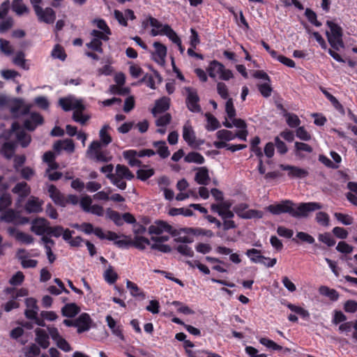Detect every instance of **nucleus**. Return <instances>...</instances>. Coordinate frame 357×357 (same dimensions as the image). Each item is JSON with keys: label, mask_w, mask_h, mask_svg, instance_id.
<instances>
[{"label": "nucleus", "mask_w": 357, "mask_h": 357, "mask_svg": "<svg viewBox=\"0 0 357 357\" xmlns=\"http://www.w3.org/2000/svg\"><path fill=\"white\" fill-rule=\"evenodd\" d=\"M1 137L7 140L2 146L1 152L8 158L12 157L14 153L15 142L26 147L31 142L30 135L26 134L17 123H13L11 130L3 133Z\"/></svg>", "instance_id": "nucleus-1"}, {"label": "nucleus", "mask_w": 357, "mask_h": 357, "mask_svg": "<svg viewBox=\"0 0 357 357\" xmlns=\"http://www.w3.org/2000/svg\"><path fill=\"white\" fill-rule=\"evenodd\" d=\"M31 107V104H26L22 99H15L10 109L15 117L29 114L28 118L24 120V126L30 131L35 130L43 121V117L38 113H29Z\"/></svg>", "instance_id": "nucleus-2"}, {"label": "nucleus", "mask_w": 357, "mask_h": 357, "mask_svg": "<svg viewBox=\"0 0 357 357\" xmlns=\"http://www.w3.org/2000/svg\"><path fill=\"white\" fill-rule=\"evenodd\" d=\"M47 332L44 329L36 328V342L43 349H46L50 345V336L55 343V344L62 351L69 352L72 348L69 343L61 335L59 330L53 326L47 328Z\"/></svg>", "instance_id": "nucleus-3"}, {"label": "nucleus", "mask_w": 357, "mask_h": 357, "mask_svg": "<svg viewBox=\"0 0 357 357\" xmlns=\"http://www.w3.org/2000/svg\"><path fill=\"white\" fill-rule=\"evenodd\" d=\"M59 104L66 112L73 111V119L75 122L84 125L90 118L89 116L83 114V111L85 109L83 100L74 96L70 95L61 98L59 100Z\"/></svg>", "instance_id": "nucleus-4"}, {"label": "nucleus", "mask_w": 357, "mask_h": 357, "mask_svg": "<svg viewBox=\"0 0 357 357\" xmlns=\"http://www.w3.org/2000/svg\"><path fill=\"white\" fill-rule=\"evenodd\" d=\"M326 25L330 31L326 32L328 41L331 46L335 50H340L344 47L342 40V29L337 23L332 20H328Z\"/></svg>", "instance_id": "nucleus-5"}, {"label": "nucleus", "mask_w": 357, "mask_h": 357, "mask_svg": "<svg viewBox=\"0 0 357 357\" xmlns=\"http://www.w3.org/2000/svg\"><path fill=\"white\" fill-rule=\"evenodd\" d=\"M149 233L150 234L162 235L160 237L154 238L151 239L155 241H167L169 240L168 235H162L164 234H171L174 236H176V229H174L170 225L165 221H156L149 227Z\"/></svg>", "instance_id": "nucleus-6"}, {"label": "nucleus", "mask_w": 357, "mask_h": 357, "mask_svg": "<svg viewBox=\"0 0 357 357\" xmlns=\"http://www.w3.org/2000/svg\"><path fill=\"white\" fill-rule=\"evenodd\" d=\"M206 72L208 76L213 79H219L224 81H228L233 77L231 70L227 69L220 62L213 60L211 61L206 68Z\"/></svg>", "instance_id": "nucleus-7"}, {"label": "nucleus", "mask_w": 357, "mask_h": 357, "mask_svg": "<svg viewBox=\"0 0 357 357\" xmlns=\"http://www.w3.org/2000/svg\"><path fill=\"white\" fill-rule=\"evenodd\" d=\"M225 112L227 117L222 123L224 126L228 128L246 127V123L243 120L235 118L236 109L231 98H229L225 103Z\"/></svg>", "instance_id": "nucleus-8"}, {"label": "nucleus", "mask_w": 357, "mask_h": 357, "mask_svg": "<svg viewBox=\"0 0 357 357\" xmlns=\"http://www.w3.org/2000/svg\"><path fill=\"white\" fill-rule=\"evenodd\" d=\"M322 206L317 202L302 203L298 206H295L293 203L291 215L296 218L307 217L309 213L320 209Z\"/></svg>", "instance_id": "nucleus-9"}, {"label": "nucleus", "mask_w": 357, "mask_h": 357, "mask_svg": "<svg viewBox=\"0 0 357 357\" xmlns=\"http://www.w3.org/2000/svg\"><path fill=\"white\" fill-rule=\"evenodd\" d=\"M102 145L99 142H93L87 150V154L97 161L108 162L112 160V156L107 151L102 149Z\"/></svg>", "instance_id": "nucleus-10"}, {"label": "nucleus", "mask_w": 357, "mask_h": 357, "mask_svg": "<svg viewBox=\"0 0 357 357\" xmlns=\"http://www.w3.org/2000/svg\"><path fill=\"white\" fill-rule=\"evenodd\" d=\"M114 176L116 181L123 183V187H121L118 185H114L120 190H125L126 188V183L124 180H132L134 178V174L126 166L117 165L116 166L115 173H114Z\"/></svg>", "instance_id": "nucleus-11"}, {"label": "nucleus", "mask_w": 357, "mask_h": 357, "mask_svg": "<svg viewBox=\"0 0 357 357\" xmlns=\"http://www.w3.org/2000/svg\"><path fill=\"white\" fill-rule=\"evenodd\" d=\"M246 255L253 263L261 264L267 267H273L275 265L277 259L275 258H268L262 256L260 251L257 249L248 250Z\"/></svg>", "instance_id": "nucleus-12"}, {"label": "nucleus", "mask_w": 357, "mask_h": 357, "mask_svg": "<svg viewBox=\"0 0 357 357\" xmlns=\"http://www.w3.org/2000/svg\"><path fill=\"white\" fill-rule=\"evenodd\" d=\"M91 35L92 36L91 40L86 44V47L98 52L102 53V40L107 41L109 38L107 37L106 34H105V36L103 34H100L98 30H93Z\"/></svg>", "instance_id": "nucleus-13"}, {"label": "nucleus", "mask_w": 357, "mask_h": 357, "mask_svg": "<svg viewBox=\"0 0 357 357\" xmlns=\"http://www.w3.org/2000/svg\"><path fill=\"white\" fill-rule=\"evenodd\" d=\"M31 231L38 236L47 234L50 222L44 218H36L31 222Z\"/></svg>", "instance_id": "nucleus-14"}, {"label": "nucleus", "mask_w": 357, "mask_h": 357, "mask_svg": "<svg viewBox=\"0 0 357 357\" xmlns=\"http://www.w3.org/2000/svg\"><path fill=\"white\" fill-rule=\"evenodd\" d=\"M185 90L187 93L186 104L188 108L192 112H199L201 107L199 105V98L197 91L190 87H186Z\"/></svg>", "instance_id": "nucleus-15"}, {"label": "nucleus", "mask_w": 357, "mask_h": 357, "mask_svg": "<svg viewBox=\"0 0 357 357\" xmlns=\"http://www.w3.org/2000/svg\"><path fill=\"white\" fill-rule=\"evenodd\" d=\"M35 13L40 22L46 24H52L56 19V13L51 8H43L41 6H35Z\"/></svg>", "instance_id": "nucleus-16"}, {"label": "nucleus", "mask_w": 357, "mask_h": 357, "mask_svg": "<svg viewBox=\"0 0 357 357\" xmlns=\"http://www.w3.org/2000/svg\"><path fill=\"white\" fill-rule=\"evenodd\" d=\"M293 202L290 200H284L280 203L271 204L266 207V210L273 215L289 213L291 215Z\"/></svg>", "instance_id": "nucleus-17"}, {"label": "nucleus", "mask_w": 357, "mask_h": 357, "mask_svg": "<svg viewBox=\"0 0 357 357\" xmlns=\"http://www.w3.org/2000/svg\"><path fill=\"white\" fill-rule=\"evenodd\" d=\"M247 206L241 204L236 206L234 210L237 215L243 219H261L264 216V212L255 209L245 210Z\"/></svg>", "instance_id": "nucleus-18"}, {"label": "nucleus", "mask_w": 357, "mask_h": 357, "mask_svg": "<svg viewBox=\"0 0 357 357\" xmlns=\"http://www.w3.org/2000/svg\"><path fill=\"white\" fill-rule=\"evenodd\" d=\"M44 201L38 197L30 196L24 204V210L27 213H40L43 212Z\"/></svg>", "instance_id": "nucleus-19"}, {"label": "nucleus", "mask_w": 357, "mask_h": 357, "mask_svg": "<svg viewBox=\"0 0 357 357\" xmlns=\"http://www.w3.org/2000/svg\"><path fill=\"white\" fill-rule=\"evenodd\" d=\"M154 52L152 53L153 59L160 66L165 63V58L167 56V47L159 42L153 43Z\"/></svg>", "instance_id": "nucleus-20"}, {"label": "nucleus", "mask_w": 357, "mask_h": 357, "mask_svg": "<svg viewBox=\"0 0 357 357\" xmlns=\"http://www.w3.org/2000/svg\"><path fill=\"white\" fill-rule=\"evenodd\" d=\"M47 191L50 197L54 202L55 204L66 206L67 204V199L66 197L56 188L54 185H49L47 186Z\"/></svg>", "instance_id": "nucleus-21"}, {"label": "nucleus", "mask_w": 357, "mask_h": 357, "mask_svg": "<svg viewBox=\"0 0 357 357\" xmlns=\"http://www.w3.org/2000/svg\"><path fill=\"white\" fill-rule=\"evenodd\" d=\"M231 204L229 202H220L218 204H213L211 209L213 211L218 213L222 219L225 218H232L234 217V213L229 210Z\"/></svg>", "instance_id": "nucleus-22"}, {"label": "nucleus", "mask_w": 357, "mask_h": 357, "mask_svg": "<svg viewBox=\"0 0 357 357\" xmlns=\"http://www.w3.org/2000/svg\"><path fill=\"white\" fill-rule=\"evenodd\" d=\"M12 192L18 195L17 204L19 205L21 202L31 193L29 185L24 181L17 183L12 190Z\"/></svg>", "instance_id": "nucleus-23"}, {"label": "nucleus", "mask_w": 357, "mask_h": 357, "mask_svg": "<svg viewBox=\"0 0 357 357\" xmlns=\"http://www.w3.org/2000/svg\"><path fill=\"white\" fill-rule=\"evenodd\" d=\"M76 319L77 333H81L89 331L92 324V319L87 313L81 314Z\"/></svg>", "instance_id": "nucleus-24"}, {"label": "nucleus", "mask_w": 357, "mask_h": 357, "mask_svg": "<svg viewBox=\"0 0 357 357\" xmlns=\"http://www.w3.org/2000/svg\"><path fill=\"white\" fill-rule=\"evenodd\" d=\"M183 138L189 146H195L197 145L195 132L189 121L185 122L183 127Z\"/></svg>", "instance_id": "nucleus-25"}, {"label": "nucleus", "mask_w": 357, "mask_h": 357, "mask_svg": "<svg viewBox=\"0 0 357 357\" xmlns=\"http://www.w3.org/2000/svg\"><path fill=\"white\" fill-rule=\"evenodd\" d=\"M280 168L282 170L288 172V176L291 178H305L308 175V172L296 166L288 165H280Z\"/></svg>", "instance_id": "nucleus-26"}, {"label": "nucleus", "mask_w": 357, "mask_h": 357, "mask_svg": "<svg viewBox=\"0 0 357 357\" xmlns=\"http://www.w3.org/2000/svg\"><path fill=\"white\" fill-rule=\"evenodd\" d=\"M54 149L58 153L61 151H65L68 153H71L75 151V144L73 140L70 139L59 140L54 144Z\"/></svg>", "instance_id": "nucleus-27"}, {"label": "nucleus", "mask_w": 357, "mask_h": 357, "mask_svg": "<svg viewBox=\"0 0 357 357\" xmlns=\"http://www.w3.org/2000/svg\"><path fill=\"white\" fill-rule=\"evenodd\" d=\"M149 22L153 28L151 31V35L152 36L164 35L165 32L166 31V27L169 26L168 24H162L157 19L152 17H149Z\"/></svg>", "instance_id": "nucleus-28"}, {"label": "nucleus", "mask_w": 357, "mask_h": 357, "mask_svg": "<svg viewBox=\"0 0 357 357\" xmlns=\"http://www.w3.org/2000/svg\"><path fill=\"white\" fill-rule=\"evenodd\" d=\"M195 180L199 185H206L208 184L210 176L208 169L205 167L197 168Z\"/></svg>", "instance_id": "nucleus-29"}, {"label": "nucleus", "mask_w": 357, "mask_h": 357, "mask_svg": "<svg viewBox=\"0 0 357 357\" xmlns=\"http://www.w3.org/2000/svg\"><path fill=\"white\" fill-rule=\"evenodd\" d=\"M105 239L114 241V244L119 248H126L129 245V242L126 236H123V238H121V236L113 231H107Z\"/></svg>", "instance_id": "nucleus-30"}, {"label": "nucleus", "mask_w": 357, "mask_h": 357, "mask_svg": "<svg viewBox=\"0 0 357 357\" xmlns=\"http://www.w3.org/2000/svg\"><path fill=\"white\" fill-rule=\"evenodd\" d=\"M1 220L6 222L13 223H24L28 222V218H24L23 221H20L19 213L12 209L5 211L1 216Z\"/></svg>", "instance_id": "nucleus-31"}, {"label": "nucleus", "mask_w": 357, "mask_h": 357, "mask_svg": "<svg viewBox=\"0 0 357 357\" xmlns=\"http://www.w3.org/2000/svg\"><path fill=\"white\" fill-rule=\"evenodd\" d=\"M170 99L167 97H162L155 102V107L152 109V114L155 117L157 114L164 112L169 107Z\"/></svg>", "instance_id": "nucleus-32"}, {"label": "nucleus", "mask_w": 357, "mask_h": 357, "mask_svg": "<svg viewBox=\"0 0 357 357\" xmlns=\"http://www.w3.org/2000/svg\"><path fill=\"white\" fill-rule=\"evenodd\" d=\"M8 231L22 243L29 245L33 242V238L29 234L15 230L14 228H9Z\"/></svg>", "instance_id": "nucleus-33"}, {"label": "nucleus", "mask_w": 357, "mask_h": 357, "mask_svg": "<svg viewBox=\"0 0 357 357\" xmlns=\"http://www.w3.org/2000/svg\"><path fill=\"white\" fill-rule=\"evenodd\" d=\"M106 321L108 327L111 329L112 333L119 339L123 340L124 336L120 326L116 325V321L110 315L106 317Z\"/></svg>", "instance_id": "nucleus-34"}, {"label": "nucleus", "mask_w": 357, "mask_h": 357, "mask_svg": "<svg viewBox=\"0 0 357 357\" xmlns=\"http://www.w3.org/2000/svg\"><path fill=\"white\" fill-rule=\"evenodd\" d=\"M128 242L129 245H132L139 250H144L147 245H150V241L148 238L138 234H135L132 240H128Z\"/></svg>", "instance_id": "nucleus-35"}, {"label": "nucleus", "mask_w": 357, "mask_h": 357, "mask_svg": "<svg viewBox=\"0 0 357 357\" xmlns=\"http://www.w3.org/2000/svg\"><path fill=\"white\" fill-rule=\"evenodd\" d=\"M79 311V307L73 303L65 305L61 309L62 314L67 317H73L77 315Z\"/></svg>", "instance_id": "nucleus-36"}, {"label": "nucleus", "mask_w": 357, "mask_h": 357, "mask_svg": "<svg viewBox=\"0 0 357 357\" xmlns=\"http://www.w3.org/2000/svg\"><path fill=\"white\" fill-rule=\"evenodd\" d=\"M123 155L128 160V164L131 167L139 166L140 162L137 158L138 157V151L135 150H128L123 152Z\"/></svg>", "instance_id": "nucleus-37"}, {"label": "nucleus", "mask_w": 357, "mask_h": 357, "mask_svg": "<svg viewBox=\"0 0 357 357\" xmlns=\"http://www.w3.org/2000/svg\"><path fill=\"white\" fill-rule=\"evenodd\" d=\"M153 145L156 149V153L162 158H166L170 155V152L165 141L154 142Z\"/></svg>", "instance_id": "nucleus-38"}, {"label": "nucleus", "mask_w": 357, "mask_h": 357, "mask_svg": "<svg viewBox=\"0 0 357 357\" xmlns=\"http://www.w3.org/2000/svg\"><path fill=\"white\" fill-rule=\"evenodd\" d=\"M113 169L114 167L111 164L105 165L100 168L101 172L106 174L107 178H108L110 180L111 183L113 185H118L121 187H123L122 183H119V181H116V179L114 178V174L112 173Z\"/></svg>", "instance_id": "nucleus-39"}, {"label": "nucleus", "mask_w": 357, "mask_h": 357, "mask_svg": "<svg viewBox=\"0 0 357 357\" xmlns=\"http://www.w3.org/2000/svg\"><path fill=\"white\" fill-rule=\"evenodd\" d=\"M109 129V126L108 125H105L99 132V137L100 139V144L102 146H107L109 143L112 142V137L108 133V130Z\"/></svg>", "instance_id": "nucleus-40"}, {"label": "nucleus", "mask_w": 357, "mask_h": 357, "mask_svg": "<svg viewBox=\"0 0 357 357\" xmlns=\"http://www.w3.org/2000/svg\"><path fill=\"white\" fill-rule=\"evenodd\" d=\"M12 9L17 15H22L29 13L28 8L22 3V0H13Z\"/></svg>", "instance_id": "nucleus-41"}, {"label": "nucleus", "mask_w": 357, "mask_h": 357, "mask_svg": "<svg viewBox=\"0 0 357 357\" xmlns=\"http://www.w3.org/2000/svg\"><path fill=\"white\" fill-rule=\"evenodd\" d=\"M319 293L323 296L328 297L332 301H337L339 297V294L336 290L330 289L326 286H322L319 288Z\"/></svg>", "instance_id": "nucleus-42"}, {"label": "nucleus", "mask_w": 357, "mask_h": 357, "mask_svg": "<svg viewBox=\"0 0 357 357\" xmlns=\"http://www.w3.org/2000/svg\"><path fill=\"white\" fill-rule=\"evenodd\" d=\"M216 136L218 139H223L226 142H229L236 138V135L234 132L228 130H220L216 132Z\"/></svg>", "instance_id": "nucleus-43"}, {"label": "nucleus", "mask_w": 357, "mask_h": 357, "mask_svg": "<svg viewBox=\"0 0 357 357\" xmlns=\"http://www.w3.org/2000/svg\"><path fill=\"white\" fill-rule=\"evenodd\" d=\"M169 214L172 216L183 215L185 217H190L193 215V212L189 208H172L169 211Z\"/></svg>", "instance_id": "nucleus-44"}, {"label": "nucleus", "mask_w": 357, "mask_h": 357, "mask_svg": "<svg viewBox=\"0 0 357 357\" xmlns=\"http://www.w3.org/2000/svg\"><path fill=\"white\" fill-rule=\"evenodd\" d=\"M24 357H36L40 354V349L35 344L25 347L23 350Z\"/></svg>", "instance_id": "nucleus-45"}, {"label": "nucleus", "mask_w": 357, "mask_h": 357, "mask_svg": "<svg viewBox=\"0 0 357 357\" xmlns=\"http://www.w3.org/2000/svg\"><path fill=\"white\" fill-rule=\"evenodd\" d=\"M93 22L100 29L99 32L100 33V34H103L105 36V34H106L107 37L109 38V36L112 34V32L105 21L101 19H98L95 20Z\"/></svg>", "instance_id": "nucleus-46"}, {"label": "nucleus", "mask_w": 357, "mask_h": 357, "mask_svg": "<svg viewBox=\"0 0 357 357\" xmlns=\"http://www.w3.org/2000/svg\"><path fill=\"white\" fill-rule=\"evenodd\" d=\"M207 123L206 128L208 131H213L218 129L220 126L219 121L218 119L210 114H206Z\"/></svg>", "instance_id": "nucleus-47"}, {"label": "nucleus", "mask_w": 357, "mask_h": 357, "mask_svg": "<svg viewBox=\"0 0 357 357\" xmlns=\"http://www.w3.org/2000/svg\"><path fill=\"white\" fill-rule=\"evenodd\" d=\"M287 306L291 311L298 314L303 319H307L310 317L308 311L300 306H297L291 303H288Z\"/></svg>", "instance_id": "nucleus-48"}, {"label": "nucleus", "mask_w": 357, "mask_h": 357, "mask_svg": "<svg viewBox=\"0 0 357 357\" xmlns=\"http://www.w3.org/2000/svg\"><path fill=\"white\" fill-rule=\"evenodd\" d=\"M185 160L188 162L203 164L204 162V158L199 153L190 152L185 157Z\"/></svg>", "instance_id": "nucleus-49"}, {"label": "nucleus", "mask_w": 357, "mask_h": 357, "mask_svg": "<svg viewBox=\"0 0 357 357\" xmlns=\"http://www.w3.org/2000/svg\"><path fill=\"white\" fill-rule=\"evenodd\" d=\"M126 287L130 291V293L132 296H134V297H137V296L144 297V296L143 292L141 291V289L138 287V286L135 283H134L130 280H127L126 281Z\"/></svg>", "instance_id": "nucleus-50"}, {"label": "nucleus", "mask_w": 357, "mask_h": 357, "mask_svg": "<svg viewBox=\"0 0 357 357\" xmlns=\"http://www.w3.org/2000/svg\"><path fill=\"white\" fill-rule=\"evenodd\" d=\"M106 216L112 220L116 225H123V219L121 215L110 208H108L106 211Z\"/></svg>", "instance_id": "nucleus-51"}, {"label": "nucleus", "mask_w": 357, "mask_h": 357, "mask_svg": "<svg viewBox=\"0 0 357 357\" xmlns=\"http://www.w3.org/2000/svg\"><path fill=\"white\" fill-rule=\"evenodd\" d=\"M51 55L53 58L60 59L61 61H64L66 58V54L63 48L59 45H56L54 46Z\"/></svg>", "instance_id": "nucleus-52"}, {"label": "nucleus", "mask_w": 357, "mask_h": 357, "mask_svg": "<svg viewBox=\"0 0 357 357\" xmlns=\"http://www.w3.org/2000/svg\"><path fill=\"white\" fill-rule=\"evenodd\" d=\"M259 342L265 346L266 347H267L268 349H272V350H274V351H280V350H282V347L278 344L277 343H275V342H273V340H269L268 338H266V337H262L259 340Z\"/></svg>", "instance_id": "nucleus-53"}, {"label": "nucleus", "mask_w": 357, "mask_h": 357, "mask_svg": "<svg viewBox=\"0 0 357 357\" xmlns=\"http://www.w3.org/2000/svg\"><path fill=\"white\" fill-rule=\"evenodd\" d=\"M104 278L107 283L112 284L116 281L118 275L111 267H109L105 271Z\"/></svg>", "instance_id": "nucleus-54"}, {"label": "nucleus", "mask_w": 357, "mask_h": 357, "mask_svg": "<svg viewBox=\"0 0 357 357\" xmlns=\"http://www.w3.org/2000/svg\"><path fill=\"white\" fill-rule=\"evenodd\" d=\"M172 43L176 45H179L180 41H181L179 36L177 33L171 28V26L166 27V31L164 33Z\"/></svg>", "instance_id": "nucleus-55"}, {"label": "nucleus", "mask_w": 357, "mask_h": 357, "mask_svg": "<svg viewBox=\"0 0 357 357\" xmlns=\"http://www.w3.org/2000/svg\"><path fill=\"white\" fill-rule=\"evenodd\" d=\"M54 158H55L54 154L51 151L46 152L43 155V160L48 164V167L50 169H57L58 168V165L54 161Z\"/></svg>", "instance_id": "nucleus-56"}, {"label": "nucleus", "mask_w": 357, "mask_h": 357, "mask_svg": "<svg viewBox=\"0 0 357 357\" xmlns=\"http://www.w3.org/2000/svg\"><path fill=\"white\" fill-rule=\"evenodd\" d=\"M172 305H174L177 311L180 313L184 314H193L195 312L191 310L188 306L183 304L182 303L179 301H173L172 303Z\"/></svg>", "instance_id": "nucleus-57"}, {"label": "nucleus", "mask_w": 357, "mask_h": 357, "mask_svg": "<svg viewBox=\"0 0 357 357\" xmlns=\"http://www.w3.org/2000/svg\"><path fill=\"white\" fill-rule=\"evenodd\" d=\"M190 197H192L195 199H197L198 198V196L195 190H189L188 191H183V192H179L176 196V199L177 201H183Z\"/></svg>", "instance_id": "nucleus-58"}, {"label": "nucleus", "mask_w": 357, "mask_h": 357, "mask_svg": "<svg viewBox=\"0 0 357 357\" xmlns=\"http://www.w3.org/2000/svg\"><path fill=\"white\" fill-rule=\"evenodd\" d=\"M334 216L340 222L344 225H350L354 221L353 218L347 214L335 213Z\"/></svg>", "instance_id": "nucleus-59"}, {"label": "nucleus", "mask_w": 357, "mask_h": 357, "mask_svg": "<svg viewBox=\"0 0 357 357\" xmlns=\"http://www.w3.org/2000/svg\"><path fill=\"white\" fill-rule=\"evenodd\" d=\"M24 280V275L22 271H17L9 280L10 284L13 286H19Z\"/></svg>", "instance_id": "nucleus-60"}, {"label": "nucleus", "mask_w": 357, "mask_h": 357, "mask_svg": "<svg viewBox=\"0 0 357 357\" xmlns=\"http://www.w3.org/2000/svg\"><path fill=\"white\" fill-rule=\"evenodd\" d=\"M154 174V170L152 168H143L137 171V174L138 178L142 181H145L152 176Z\"/></svg>", "instance_id": "nucleus-61"}, {"label": "nucleus", "mask_w": 357, "mask_h": 357, "mask_svg": "<svg viewBox=\"0 0 357 357\" xmlns=\"http://www.w3.org/2000/svg\"><path fill=\"white\" fill-rule=\"evenodd\" d=\"M319 241L326 244L328 246L331 247L335 244V241L333 236L329 233L321 234L318 236Z\"/></svg>", "instance_id": "nucleus-62"}, {"label": "nucleus", "mask_w": 357, "mask_h": 357, "mask_svg": "<svg viewBox=\"0 0 357 357\" xmlns=\"http://www.w3.org/2000/svg\"><path fill=\"white\" fill-rule=\"evenodd\" d=\"M176 250L180 254L186 257H192L194 255L192 249L186 244L178 245Z\"/></svg>", "instance_id": "nucleus-63"}, {"label": "nucleus", "mask_w": 357, "mask_h": 357, "mask_svg": "<svg viewBox=\"0 0 357 357\" xmlns=\"http://www.w3.org/2000/svg\"><path fill=\"white\" fill-rule=\"evenodd\" d=\"M287 124L291 128H296L301 123V121L297 115L294 114H287L286 115Z\"/></svg>", "instance_id": "nucleus-64"}]
</instances>
